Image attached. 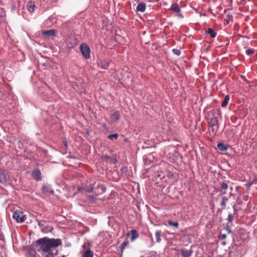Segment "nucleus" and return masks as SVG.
Instances as JSON below:
<instances>
[{
	"mask_svg": "<svg viewBox=\"0 0 257 257\" xmlns=\"http://www.w3.org/2000/svg\"><path fill=\"white\" fill-rule=\"evenodd\" d=\"M119 118L120 114L118 111H115L110 115V119L111 121H113L114 122L119 121Z\"/></svg>",
	"mask_w": 257,
	"mask_h": 257,
	"instance_id": "nucleus-7",
	"label": "nucleus"
},
{
	"mask_svg": "<svg viewBox=\"0 0 257 257\" xmlns=\"http://www.w3.org/2000/svg\"><path fill=\"white\" fill-rule=\"evenodd\" d=\"M222 243H223V245H224V244H226V243H225V242H223Z\"/></svg>",
	"mask_w": 257,
	"mask_h": 257,
	"instance_id": "nucleus-39",
	"label": "nucleus"
},
{
	"mask_svg": "<svg viewBox=\"0 0 257 257\" xmlns=\"http://www.w3.org/2000/svg\"><path fill=\"white\" fill-rule=\"evenodd\" d=\"M158 177H161V175H158Z\"/></svg>",
	"mask_w": 257,
	"mask_h": 257,
	"instance_id": "nucleus-38",
	"label": "nucleus"
},
{
	"mask_svg": "<svg viewBox=\"0 0 257 257\" xmlns=\"http://www.w3.org/2000/svg\"><path fill=\"white\" fill-rule=\"evenodd\" d=\"M68 48H73L76 45V40L74 38H70L67 40L66 42Z\"/></svg>",
	"mask_w": 257,
	"mask_h": 257,
	"instance_id": "nucleus-9",
	"label": "nucleus"
},
{
	"mask_svg": "<svg viewBox=\"0 0 257 257\" xmlns=\"http://www.w3.org/2000/svg\"><path fill=\"white\" fill-rule=\"evenodd\" d=\"M41 257H52L53 253H50V251H41Z\"/></svg>",
	"mask_w": 257,
	"mask_h": 257,
	"instance_id": "nucleus-19",
	"label": "nucleus"
},
{
	"mask_svg": "<svg viewBox=\"0 0 257 257\" xmlns=\"http://www.w3.org/2000/svg\"><path fill=\"white\" fill-rule=\"evenodd\" d=\"M180 252L183 257H190L192 254L193 251L192 250H187L185 249H181Z\"/></svg>",
	"mask_w": 257,
	"mask_h": 257,
	"instance_id": "nucleus-8",
	"label": "nucleus"
},
{
	"mask_svg": "<svg viewBox=\"0 0 257 257\" xmlns=\"http://www.w3.org/2000/svg\"><path fill=\"white\" fill-rule=\"evenodd\" d=\"M86 193H93L95 196L103 194L105 191V187L100 183L94 182L92 185L85 187Z\"/></svg>",
	"mask_w": 257,
	"mask_h": 257,
	"instance_id": "nucleus-2",
	"label": "nucleus"
},
{
	"mask_svg": "<svg viewBox=\"0 0 257 257\" xmlns=\"http://www.w3.org/2000/svg\"><path fill=\"white\" fill-rule=\"evenodd\" d=\"M146 10V4L144 3H141L138 4L137 7V12H141L143 13Z\"/></svg>",
	"mask_w": 257,
	"mask_h": 257,
	"instance_id": "nucleus-12",
	"label": "nucleus"
},
{
	"mask_svg": "<svg viewBox=\"0 0 257 257\" xmlns=\"http://www.w3.org/2000/svg\"><path fill=\"white\" fill-rule=\"evenodd\" d=\"M98 196H95V195L94 194V195H89L88 196V200L90 201L91 203H93L94 202L96 199V197Z\"/></svg>",
	"mask_w": 257,
	"mask_h": 257,
	"instance_id": "nucleus-25",
	"label": "nucleus"
},
{
	"mask_svg": "<svg viewBox=\"0 0 257 257\" xmlns=\"http://www.w3.org/2000/svg\"><path fill=\"white\" fill-rule=\"evenodd\" d=\"M227 220H228L230 223L232 222L233 220V215L231 214H228V218H227Z\"/></svg>",
	"mask_w": 257,
	"mask_h": 257,
	"instance_id": "nucleus-32",
	"label": "nucleus"
},
{
	"mask_svg": "<svg viewBox=\"0 0 257 257\" xmlns=\"http://www.w3.org/2000/svg\"><path fill=\"white\" fill-rule=\"evenodd\" d=\"M206 33L210 35L211 38H215L216 36V32H215L213 29L208 28V30L206 31Z\"/></svg>",
	"mask_w": 257,
	"mask_h": 257,
	"instance_id": "nucleus-16",
	"label": "nucleus"
},
{
	"mask_svg": "<svg viewBox=\"0 0 257 257\" xmlns=\"http://www.w3.org/2000/svg\"><path fill=\"white\" fill-rule=\"evenodd\" d=\"M64 146H65V147H66V146H67V143H66V142H65Z\"/></svg>",
	"mask_w": 257,
	"mask_h": 257,
	"instance_id": "nucleus-37",
	"label": "nucleus"
},
{
	"mask_svg": "<svg viewBox=\"0 0 257 257\" xmlns=\"http://www.w3.org/2000/svg\"><path fill=\"white\" fill-rule=\"evenodd\" d=\"M41 34L47 38H53L55 37L56 36V31L53 29L47 31L43 30L42 32H41Z\"/></svg>",
	"mask_w": 257,
	"mask_h": 257,
	"instance_id": "nucleus-6",
	"label": "nucleus"
},
{
	"mask_svg": "<svg viewBox=\"0 0 257 257\" xmlns=\"http://www.w3.org/2000/svg\"><path fill=\"white\" fill-rule=\"evenodd\" d=\"M170 10L172 11H173L175 13H180V11H181L180 7L178 6V5L177 4H172V5L171 6Z\"/></svg>",
	"mask_w": 257,
	"mask_h": 257,
	"instance_id": "nucleus-15",
	"label": "nucleus"
},
{
	"mask_svg": "<svg viewBox=\"0 0 257 257\" xmlns=\"http://www.w3.org/2000/svg\"><path fill=\"white\" fill-rule=\"evenodd\" d=\"M45 221L44 220H38V226L42 227L44 225Z\"/></svg>",
	"mask_w": 257,
	"mask_h": 257,
	"instance_id": "nucleus-33",
	"label": "nucleus"
},
{
	"mask_svg": "<svg viewBox=\"0 0 257 257\" xmlns=\"http://www.w3.org/2000/svg\"><path fill=\"white\" fill-rule=\"evenodd\" d=\"M128 244V241H123L121 244H120V252H121V254H122V252L123 249L126 247Z\"/></svg>",
	"mask_w": 257,
	"mask_h": 257,
	"instance_id": "nucleus-24",
	"label": "nucleus"
},
{
	"mask_svg": "<svg viewBox=\"0 0 257 257\" xmlns=\"http://www.w3.org/2000/svg\"><path fill=\"white\" fill-rule=\"evenodd\" d=\"M132 237L131 241H133L135 239L138 237V233L137 230L133 229L131 230Z\"/></svg>",
	"mask_w": 257,
	"mask_h": 257,
	"instance_id": "nucleus-22",
	"label": "nucleus"
},
{
	"mask_svg": "<svg viewBox=\"0 0 257 257\" xmlns=\"http://www.w3.org/2000/svg\"><path fill=\"white\" fill-rule=\"evenodd\" d=\"M228 200L227 197L222 198V200L220 202V205L222 206L223 208L226 206V204L227 201Z\"/></svg>",
	"mask_w": 257,
	"mask_h": 257,
	"instance_id": "nucleus-26",
	"label": "nucleus"
},
{
	"mask_svg": "<svg viewBox=\"0 0 257 257\" xmlns=\"http://www.w3.org/2000/svg\"><path fill=\"white\" fill-rule=\"evenodd\" d=\"M117 137H118L117 134H111L110 135H108V138L112 140L113 139H117Z\"/></svg>",
	"mask_w": 257,
	"mask_h": 257,
	"instance_id": "nucleus-29",
	"label": "nucleus"
},
{
	"mask_svg": "<svg viewBox=\"0 0 257 257\" xmlns=\"http://www.w3.org/2000/svg\"><path fill=\"white\" fill-rule=\"evenodd\" d=\"M59 238H49L47 237L41 238L35 241L37 251H51V249L61 245Z\"/></svg>",
	"mask_w": 257,
	"mask_h": 257,
	"instance_id": "nucleus-1",
	"label": "nucleus"
},
{
	"mask_svg": "<svg viewBox=\"0 0 257 257\" xmlns=\"http://www.w3.org/2000/svg\"><path fill=\"white\" fill-rule=\"evenodd\" d=\"M228 187V186L227 185L226 182H223L222 183V185H221V188L222 189L224 190H226L227 188Z\"/></svg>",
	"mask_w": 257,
	"mask_h": 257,
	"instance_id": "nucleus-30",
	"label": "nucleus"
},
{
	"mask_svg": "<svg viewBox=\"0 0 257 257\" xmlns=\"http://www.w3.org/2000/svg\"><path fill=\"white\" fill-rule=\"evenodd\" d=\"M32 176L33 177L35 180H41V172L40 170H35L32 172Z\"/></svg>",
	"mask_w": 257,
	"mask_h": 257,
	"instance_id": "nucleus-10",
	"label": "nucleus"
},
{
	"mask_svg": "<svg viewBox=\"0 0 257 257\" xmlns=\"http://www.w3.org/2000/svg\"><path fill=\"white\" fill-rule=\"evenodd\" d=\"M226 237V235L225 234H220L219 238L220 240H223L224 239H225Z\"/></svg>",
	"mask_w": 257,
	"mask_h": 257,
	"instance_id": "nucleus-34",
	"label": "nucleus"
},
{
	"mask_svg": "<svg viewBox=\"0 0 257 257\" xmlns=\"http://www.w3.org/2000/svg\"><path fill=\"white\" fill-rule=\"evenodd\" d=\"M7 182V176L6 173L3 171H0V183L2 184L6 183Z\"/></svg>",
	"mask_w": 257,
	"mask_h": 257,
	"instance_id": "nucleus-14",
	"label": "nucleus"
},
{
	"mask_svg": "<svg viewBox=\"0 0 257 257\" xmlns=\"http://www.w3.org/2000/svg\"><path fill=\"white\" fill-rule=\"evenodd\" d=\"M35 8V6L34 4L32 2H28L27 4V9L28 11L30 12H33L34 11V8Z\"/></svg>",
	"mask_w": 257,
	"mask_h": 257,
	"instance_id": "nucleus-18",
	"label": "nucleus"
},
{
	"mask_svg": "<svg viewBox=\"0 0 257 257\" xmlns=\"http://www.w3.org/2000/svg\"><path fill=\"white\" fill-rule=\"evenodd\" d=\"M224 229L226 230L227 232H228V234H230L231 233V230L229 227H226L224 228Z\"/></svg>",
	"mask_w": 257,
	"mask_h": 257,
	"instance_id": "nucleus-35",
	"label": "nucleus"
},
{
	"mask_svg": "<svg viewBox=\"0 0 257 257\" xmlns=\"http://www.w3.org/2000/svg\"><path fill=\"white\" fill-rule=\"evenodd\" d=\"M226 194V192L224 191L223 192L221 193V195H223Z\"/></svg>",
	"mask_w": 257,
	"mask_h": 257,
	"instance_id": "nucleus-36",
	"label": "nucleus"
},
{
	"mask_svg": "<svg viewBox=\"0 0 257 257\" xmlns=\"http://www.w3.org/2000/svg\"><path fill=\"white\" fill-rule=\"evenodd\" d=\"M42 192L44 193H50L51 194H54V191L51 189L49 186L47 185H43L42 187Z\"/></svg>",
	"mask_w": 257,
	"mask_h": 257,
	"instance_id": "nucleus-13",
	"label": "nucleus"
},
{
	"mask_svg": "<svg viewBox=\"0 0 257 257\" xmlns=\"http://www.w3.org/2000/svg\"><path fill=\"white\" fill-rule=\"evenodd\" d=\"M13 218L16 220L17 222L18 223H22L24 222L26 219L25 215L23 214V213L19 210H16V211L13 213Z\"/></svg>",
	"mask_w": 257,
	"mask_h": 257,
	"instance_id": "nucleus-4",
	"label": "nucleus"
},
{
	"mask_svg": "<svg viewBox=\"0 0 257 257\" xmlns=\"http://www.w3.org/2000/svg\"><path fill=\"white\" fill-rule=\"evenodd\" d=\"M217 149L220 151H225L227 150V147L222 143H218L217 145Z\"/></svg>",
	"mask_w": 257,
	"mask_h": 257,
	"instance_id": "nucleus-23",
	"label": "nucleus"
},
{
	"mask_svg": "<svg viewBox=\"0 0 257 257\" xmlns=\"http://www.w3.org/2000/svg\"><path fill=\"white\" fill-rule=\"evenodd\" d=\"M80 49L81 51L82 55L86 59L90 58V49L87 45L82 44L80 46Z\"/></svg>",
	"mask_w": 257,
	"mask_h": 257,
	"instance_id": "nucleus-5",
	"label": "nucleus"
},
{
	"mask_svg": "<svg viewBox=\"0 0 257 257\" xmlns=\"http://www.w3.org/2000/svg\"><path fill=\"white\" fill-rule=\"evenodd\" d=\"M168 223L169 225L172 226H174L175 227H178V226L179 225V224H178V223L177 222H173L171 220H168Z\"/></svg>",
	"mask_w": 257,
	"mask_h": 257,
	"instance_id": "nucleus-27",
	"label": "nucleus"
},
{
	"mask_svg": "<svg viewBox=\"0 0 257 257\" xmlns=\"http://www.w3.org/2000/svg\"><path fill=\"white\" fill-rule=\"evenodd\" d=\"M208 125L209 127H211L212 132L214 134H216L219 127L217 117L213 116L211 117L210 120L208 121Z\"/></svg>",
	"mask_w": 257,
	"mask_h": 257,
	"instance_id": "nucleus-3",
	"label": "nucleus"
},
{
	"mask_svg": "<svg viewBox=\"0 0 257 257\" xmlns=\"http://www.w3.org/2000/svg\"><path fill=\"white\" fill-rule=\"evenodd\" d=\"M93 253L92 250L90 249L86 250L83 252L82 257H93Z\"/></svg>",
	"mask_w": 257,
	"mask_h": 257,
	"instance_id": "nucleus-21",
	"label": "nucleus"
},
{
	"mask_svg": "<svg viewBox=\"0 0 257 257\" xmlns=\"http://www.w3.org/2000/svg\"><path fill=\"white\" fill-rule=\"evenodd\" d=\"M172 52H173L174 54L177 55V56L180 55L181 54L180 50L177 49H172Z\"/></svg>",
	"mask_w": 257,
	"mask_h": 257,
	"instance_id": "nucleus-31",
	"label": "nucleus"
},
{
	"mask_svg": "<svg viewBox=\"0 0 257 257\" xmlns=\"http://www.w3.org/2000/svg\"><path fill=\"white\" fill-rule=\"evenodd\" d=\"M109 65V62L106 61H101L98 63V67L104 69H107Z\"/></svg>",
	"mask_w": 257,
	"mask_h": 257,
	"instance_id": "nucleus-11",
	"label": "nucleus"
},
{
	"mask_svg": "<svg viewBox=\"0 0 257 257\" xmlns=\"http://www.w3.org/2000/svg\"><path fill=\"white\" fill-rule=\"evenodd\" d=\"M229 101V95H227L225 96V98H224V100H223L222 103H221V106L222 107H225L228 104Z\"/></svg>",
	"mask_w": 257,
	"mask_h": 257,
	"instance_id": "nucleus-20",
	"label": "nucleus"
},
{
	"mask_svg": "<svg viewBox=\"0 0 257 257\" xmlns=\"http://www.w3.org/2000/svg\"><path fill=\"white\" fill-rule=\"evenodd\" d=\"M255 52V50L253 48H249L246 50H245V54L247 55H250L251 54H254Z\"/></svg>",
	"mask_w": 257,
	"mask_h": 257,
	"instance_id": "nucleus-28",
	"label": "nucleus"
},
{
	"mask_svg": "<svg viewBox=\"0 0 257 257\" xmlns=\"http://www.w3.org/2000/svg\"><path fill=\"white\" fill-rule=\"evenodd\" d=\"M162 231L161 230H156L155 232V237L157 242L159 243L161 241V235H162Z\"/></svg>",
	"mask_w": 257,
	"mask_h": 257,
	"instance_id": "nucleus-17",
	"label": "nucleus"
},
{
	"mask_svg": "<svg viewBox=\"0 0 257 257\" xmlns=\"http://www.w3.org/2000/svg\"><path fill=\"white\" fill-rule=\"evenodd\" d=\"M62 257H65V256H62Z\"/></svg>",
	"mask_w": 257,
	"mask_h": 257,
	"instance_id": "nucleus-40",
	"label": "nucleus"
}]
</instances>
